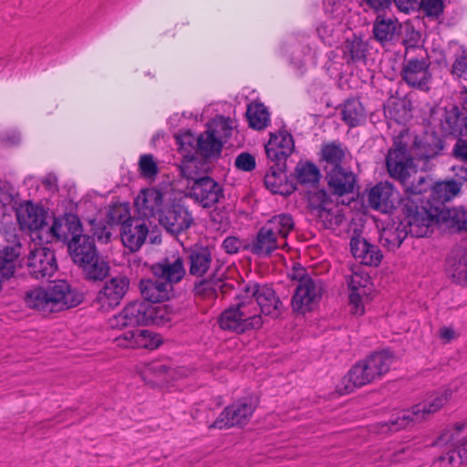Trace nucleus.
<instances>
[{
	"label": "nucleus",
	"mask_w": 467,
	"mask_h": 467,
	"mask_svg": "<svg viewBox=\"0 0 467 467\" xmlns=\"http://www.w3.org/2000/svg\"><path fill=\"white\" fill-rule=\"evenodd\" d=\"M386 165L390 177L402 185L408 195L406 198L410 197L417 202L420 200L418 196L431 187V180L418 172L412 158L407 153V145L400 139H396L389 150Z\"/></svg>",
	"instance_id": "f257e3e1"
},
{
	"label": "nucleus",
	"mask_w": 467,
	"mask_h": 467,
	"mask_svg": "<svg viewBox=\"0 0 467 467\" xmlns=\"http://www.w3.org/2000/svg\"><path fill=\"white\" fill-rule=\"evenodd\" d=\"M82 299V295L64 280L55 281L47 287H35L25 295L26 306L45 315L77 306Z\"/></svg>",
	"instance_id": "f03ea898"
},
{
	"label": "nucleus",
	"mask_w": 467,
	"mask_h": 467,
	"mask_svg": "<svg viewBox=\"0 0 467 467\" xmlns=\"http://www.w3.org/2000/svg\"><path fill=\"white\" fill-rule=\"evenodd\" d=\"M67 248L73 262L83 269L88 279L102 280L108 275L109 265L99 256L92 237L78 233L68 240Z\"/></svg>",
	"instance_id": "7ed1b4c3"
},
{
	"label": "nucleus",
	"mask_w": 467,
	"mask_h": 467,
	"mask_svg": "<svg viewBox=\"0 0 467 467\" xmlns=\"http://www.w3.org/2000/svg\"><path fill=\"white\" fill-rule=\"evenodd\" d=\"M451 391L445 389L431 395L422 403L417 404L411 410H402L386 422L379 423L376 428L379 433H387L389 431H398L408 427L412 422H418L426 418V416L440 410L448 401Z\"/></svg>",
	"instance_id": "20e7f679"
},
{
	"label": "nucleus",
	"mask_w": 467,
	"mask_h": 467,
	"mask_svg": "<svg viewBox=\"0 0 467 467\" xmlns=\"http://www.w3.org/2000/svg\"><path fill=\"white\" fill-rule=\"evenodd\" d=\"M254 304L245 300L240 293L235 304L223 310L218 317L220 327L237 334L250 329H258L263 326V318Z\"/></svg>",
	"instance_id": "39448f33"
},
{
	"label": "nucleus",
	"mask_w": 467,
	"mask_h": 467,
	"mask_svg": "<svg viewBox=\"0 0 467 467\" xmlns=\"http://www.w3.org/2000/svg\"><path fill=\"white\" fill-rule=\"evenodd\" d=\"M163 318V309L145 300L129 303L109 319V327L116 329L157 324Z\"/></svg>",
	"instance_id": "423d86ee"
},
{
	"label": "nucleus",
	"mask_w": 467,
	"mask_h": 467,
	"mask_svg": "<svg viewBox=\"0 0 467 467\" xmlns=\"http://www.w3.org/2000/svg\"><path fill=\"white\" fill-rule=\"evenodd\" d=\"M289 276L292 280L297 281L291 300L293 310L302 314L312 310L324 291L321 280L311 277L301 265L294 266Z\"/></svg>",
	"instance_id": "0eeeda50"
},
{
	"label": "nucleus",
	"mask_w": 467,
	"mask_h": 467,
	"mask_svg": "<svg viewBox=\"0 0 467 467\" xmlns=\"http://www.w3.org/2000/svg\"><path fill=\"white\" fill-rule=\"evenodd\" d=\"M404 220L401 221L412 237H426L432 233L433 226L439 224L437 206L428 201L426 205H419L414 199L403 200Z\"/></svg>",
	"instance_id": "6e6552de"
},
{
	"label": "nucleus",
	"mask_w": 467,
	"mask_h": 467,
	"mask_svg": "<svg viewBox=\"0 0 467 467\" xmlns=\"http://www.w3.org/2000/svg\"><path fill=\"white\" fill-rule=\"evenodd\" d=\"M241 294L249 303L254 304L259 314L277 318L281 316L283 304L275 290L269 285L249 283L244 285Z\"/></svg>",
	"instance_id": "1a4fd4ad"
},
{
	"label": "nucleus",
	"mask_w": 467,
	"mask_h": 467,
	"mask_svg": "<svg viewBox=\"0 0 467 467\" xmlns=\"http://www.w3.org/2000/svg\"><path fill=\"white\" fill-rule=\"evenodd\" d=\"M255 408L256 402L252 399L237 400L227 406L210 428L223 429L244 426L250 420Z\"/></svg>",
	"instance_id": "9d476101"
},
{
	"label": "nucleus",
	"mask_w": 467,
	"mask_h": 467,
	"mask_svg": "<svg viewBox=\"0 0 467 467\" xmlns=\"http://www.w3.org/2000/svg\"><path fill=\"white\" fill-rule=\"evenodd\" d=\"M159 223L167 233L178 235L186 232L193 223V216L188 207L181 202H172L161 212Z\"/></svg>",
	"instance_id": "9b49d317"
},
{
	"label": "nucleus",
	"mask_w": 467,
	"mask_h": 467,
	"mask_svg": "<svg viewBox=\"0 0 467 467\" xmlns=\"http://www.w3.org/2000/svg\"><path fill=\"white\" fill-rule=\"evenodd\" d=\"M130 287V280L126 276L112 277L104 283L97 295L96 302L100 310L108 312L118 306Z\"/></svg>",
	"instance_id": "f8f14e48"
},
{
	"label": "nucleus",
	"mask_w": 467,
	"mask_h": 467,
	"mask_svg": "<svg viewBox=\"0 0 467 467\" xmlns=\"http://www.w3.org/2000/svg\"><path fill=\"white\" fill-rule=\"evenodd\" d=\"M26 265L29 275L38 280L50 278L57 269L54 251L42 246L31 250Z\"/></svg>",
	"instance_id": "ddd939ff"
},
{
	"label": "nucleus",
	"mask_w": 467,
	"mask_h": 467,
	"mask_svg": "<svg viewBox=\"0 0 467 467\" xmlns=\"http://www.w3.org/2000/svg\"><path fill=\"white\" fill-rule=\"evenodd\" d=\"M190 197L202 208H211L223 197V189L213 178L202 176L191 185Z\"/></svg>",
	"instance_id": "4468645a"
},
{
	"label": "nucleus",
	"mask_w": 467,
	"mask_h": 467,
	"mask_svg": "<svg viewBox=\"0 0 467 467\" xmlns=\"http://www.w3.org/2000/svg\"><path fill=\"white\" fill-rule=\"evenodd\" d=\"M17 222L22 230L32 232L36 237L46 229L47 211L42 206L26 202L19 205L16 210Z\"/></svg>",
	"instance_id": "2eb2a0df"
},
{
	"label": "nucleus",
	"mask_w": 467,
	"mask_h": 467,
	"mask_svg": "<svg viewBox=\"0 0 467 467\" xmlns=\"http://www.w3.org/2000/svg\"><path fill=\"white\" fill-rule=\"evenodd\" d=\"M82 231L81 224L78 217L67 216L65 220L55 218L51 226L47 223L46 229L38 239L41 243H52L54 241H67L69 236H73Z\"/></svg>",
	"instance_id": "dca6fc26"
},
{
	"label": "nucleus",
	"mask_w": 467,
	"mask_h": 467,
	"mask_svg": "<svg viewBox=\"0 0 467 467\" xmlns=\"http://www.w3.org/2000/svg\"><path fill=\"white\" fill-rule=\"evenodd\" d=\"M148 234L149 225L142 218L130 217L121 224L120 238L122 244L131 252H136L142 246Z\"/></svg>",
	"instance_id": "f3484780"
},
{
	"label": "nucleus",
	"mask_w": 467,
	"mask_h": 467,
	"mask_svg": "<svg viewBox=\"0 0 467 467\" xmlns=\"http://www.w3.org/2000/svg\"><path fill=\"white\" fill-rule=\"evenodd\" d=\"M139 218L145 221L160 213L163 208V193L156 188H148L140 191L134 202Z\"/></svg>",
	"instance_id": "a211bd4d"
},
{
	"label": "nucleus",
	"mask_w": 467,
	"mask_h": 467,
	"mask_svg": "<svg viewBox=\"0 0 467 467\" xmlns=\"http://www.w3.org/2000/svg\"><path fill=\"white\" fill-rule=\"evenodd\" d=\"M122 348L155 349L161 343L160 336L147 329L130 330L115 338Z\"/></svg>",
	"instance_id": "6ab92c4d"
},
{
	"label": "nucleus",
	"mask_w": 467,
	"mask_h": 467,
	"mask_svg": "<svg viewBox=\"0 0 467 467\" xmlns=\"http://www.w3.org/2000/svg\"><path fill=\"white\" fill-rule=\"evenodd\" d=\"M429 62L425 58H411L406 60L402 67V78L411 87L424 89L431 78Z\"/></svg>",
	"instance_id": "aec40b11"
},
{
	"label": "nucleus",
	"mask_w": 467,
	"mask_h": 467,
	"mask_svg": "<svg viewBox=\"0 0 467 467\" xmlns=\"http://www.w3.org/2000/svg\"><path fill=\"white\" fill-rule=\"evenodd\" d=\"M265 154L269 160L276 163L285 161L295 149L293 137L287 131L271 133L270 140L265 145Z\"/></svg>",
	"instance_id": "412c9836"
},
{
	"label": "nucleus",
	"mask_w": 467,
	"mask_h": 467,
	"mask_svg": "<svg viewBox=\"0 0 467 467\" xmlns=\"http://www.w3.org/2000/svg\"><path fill=\"white\" fill-rule=\"evenodd\" d=\"M140 289L145 301L151 304L170 299L173 292V286L170 282H165L157 275L152 278L141 280Z\"/></svg>",
	"instance_id": "4be33fe9"
},
{
	"label": "nucleus",
	"mask_w": 467,
	"mask_h": 467,
	"mask_svg": "<svg viewBox=\"0 0 467 467\" xmlns=\"http://www.w3.org/2000/svg\"><path fill=\"white\" fill-rule=\"evenodd\" d=\"M350 289L349 306L353 315L361 316L365 312L362 298L367 295V286L370 284V278L363 272H355L348 279Z\"/></svg>",
	"instance_id": "5701e85b"
},
{
	"label": "nucleus",
	"mask_w": 467,
	"mask_h": 467,
	"mask_svg": "<svg viewBox=\"0 0 467 467\" xmlns=\"http://www.w3.org/2000/svg\"><path fill=\"white\" fill-rule=\"evenodd\" d=\"M327 180L330 191L338 196L350 193L356 184L355 174L343 167H326Z\"/></svg>",
	"instance_id": "b1692460"
},
{
	"label": "nucleus",
	"mask_w": 467,
	"mask_h": 467,
	"mask_svg": "<svg viewBox=\"0 0 467 467\" xmlns=\"http://www.w3.org/2000/svg\"><path fill=\"white\" fill-rule=\"evenodd\" d=\"M368 370L363 360L357 362L343 377L340 385L337 386L339 394L350 393L358 388L375 381Z\"/></svg>",
	"instance_id": "393cba45"
},
{
	"label": "nucleus",
	"mask_w": 467,
	"mask_h": 467,
	"mask_svg": "<svg viewBox=\"0 0 467 467\" xmlns=\"http://www.w3.org/2000/svg\"><path fill=\"white\" fill-rule=\"evenodd\" d=\"M443 149L442 140L434 133H426L421 138H416L410 152L412 160H429L437 156Z\"/></svg>",
	"instance_id": "a878e982"
},
{
	"label": "nucleus",
	"mask_w": 467,
	"mask_h": 467,
	"mask_svg": "<svg viewBox=\"0 0 467 467\" xmlns=\"http://www.w3.org/2000/svg\"><path fill=\"white\" fill-rule=\"evenodd\" d=\"M153 273L173 286V284L180 282L185 275L183 259L178 254L164 258L153 266Z\"/></svg>",
	"instance_id": "bb28decb"
},
{
	"label": "nucleus",
	"mask_w": 467,
	"mask_h": 467,
	"mask_svg": "<svg viewBox=\"0 0 467 467\" xmlns=\"http://www.w3.org/2000/svg\"><path fill=\"white\" fill-rule=\"evenodd\" d=\"M280 240L273 232L263 225L257 232L255 238L247 245V249L259 257L269 256L274 251L284 248Z\"/></svg>",
	"instance_id": "cd10ccee"
},
{
	"label": "nucleus",
	"mask_w": 467,
	"mask_h": 467,
	"mask_svg": "<svg viewBox=\"0 0 467 467\" xmlns=\"http://www.w3.org/2000/svg\"><path fill=\"white\" fill-rule=\"evenodd\" d=\"M441 129L446 135H463L467 132V116L456 106L444 109L441 115Z\"/></svg>",
	"instance_id": "c85d7f7f"
},
{
	"label": "nucleus",
	"mask_w": 467,
	"mask_h": 467,
	"mask_svg": "<svg viewBox=\"0 0 467 467\" xmlns=\"http://www.w3.org/2000/svg\"><path fill=\"white\" fill-rule=\"evenodd\" d=\"M22 253V245L19 239L14 235L12 240L0 249V273L7 279L13 275L19 256Z\"/></svg>",
	"instance_id": "c756f323"
},
{
	"label": "nucleus",
	"mask_w": 467,
	"mask_h": 467,
	"mask_svg": "<svg viewBox=\"0 0 467 467\" xmlns=\"http://www.w3.org/2000/svg\"><path fill=\"white\" fill-rule=\"evenodd\" d=\"M446 273L455 284L467 285V250H456L450 254Z\"/></svg>",
	"instance_id": "7c9ffc66"
},
{
	"label": "nucleus",
	"mask_w": 467,
	"mask_h": 467,
	"mask_svg": "<svg viewBox=\"0 0 467 467\" xmlns=\"http://www.w3.org/2000/svg\"><path fill=\"white\" fill-rule=\"evenodd\" d=\"M401 25L394 17L379 15L373 24V35L381 45L393 41L400 33Z\"/></svg>",
	"instance_id": "2f4dec72"
},
{
	"label": "nucleus",
	"mask_w": 467,
	"mask_h": 467,
	"mask_svg": "<svg viewBox=\"0 0 467 467\" xmlns=\"http://www.w3.org/2000/svg\"><path fill=\"white\" fill-rule=\"evenodd\" d=\"M439 213V225L451 231H467V210L463 208L446 209L437 206Z\"/></svg>",
	"instance_id": "473e14b6"
},
{
	"label": "nucleus",
	"mask_w": 467,
	"mask_h": 467,
	"mask_svg": "<svg viewBox=\"0 0 467 467\" xmlns=\"http://www.w3.org/2000/svg\"><path fill=\"white\" fill-rule=\"evenodd\" d=\"M188 263L190 275L196 277L203 276L213 264L210 249L204 246L192 248L188 253Z\"/></svg>",
	"instance_id": "72a5a7b5"
},
{
	"label": "nucleus",
	"mask_w": 467,
	"mask_h": 467,
	"mask_svg": "<svg viewBox=\"0 0 467 467\" xmlns=\"http://www.w3.org/2000/svg\"><path fill=\"white\" fill-rule=\"evenodd\" d=\"M393 187L389 182H379L376 184L368 192V203L374 210L381 213H389L393 207L391 200Z\"/></svg>",
	"instance_id": "f704fd0d"
},
{
	"label": "nucleus",
	"mask_w": 467,
	"mask_h": 467,
	"mask_svg": "<svg viewBox=\"0 0 467 467\" xmlns=\"http://www.w3.org/2000/svg\"><path fill=\"white\" fill-rule=\"evenodd\" d=\"M461 430L462 426L454 430H446L435 442L437 446H448L451 449L456 459H459V465L467 460V438L459 440Z\"/></svg>",
	"instance_id": "c9c22d12"
},
{
	"label": "nucleus",
	"mask_w": 467,
	"mask_h": 467,
	"mask_svg": "<svg viewBox=\"0 0 467 467\" xmlns=\"http://www.w3.org/2000/svg\"><path fill=\"white\" fill-rule=\"evenodd\" d=\"M431 202L435 204L432 206L445 207L444 203L451 201L461 192L462 183L454 180L438 182L431 185Z\"/></svg>",
	"instance_id": "e433bc0d"
},
{
	"label": "nucleus",
	"mask_w": 467,
	"mask_h": 467,
	"mask_svg": "<svg viewBox=\"0 0 467 467\" xmlns=\"http://www.w3.org/2000/svg\"><path fill=\"white\" fill-rule=\"evenodd\" d=\"M404 225V223L400 222L398 223H393L391 225L384 228L379 235V242L382 246L389 251L398 249L409 235L408 229Z\"/></svg>",
	"instance_id": "4c0bfd02"
},
{
	"label": "nucleus",
	"mask_w": 467,
	"mask_h": 467,
	"mask_svg": "<svg viewBox=\"0 0 467 467\" xmlns=\"http://www.w3.org/2000/svg\"><path fill=\"white\" fill-rule=\"evenodd\" d=\"M264 225L273 232L281 244L286 246V238L295 228V221L292 215L280 213L272 216Z\"/></svg>",
	"instance_id": "58836bf2"
},
{
	"label": "nucleus",
	"mask_w": 467,
	"mask_h": 467,
	"mask_svg": "<svg viewBox=\"0 0 467 467\" xmlns=\"http://www.w3.org/2000/svg\"><path fill=\"white\" fill-rule=\"evenodd\" d=\"M368 51V44L360 37L354 35L346 40L344 45V57L348 63L365 60Z\"/></svg>",
	"instance_id": "ea45409f"
},
{
	"label": "nucleus",
	"mask_w": 467,
	"mask_h": 467,
	"mask_svg": "<svg viewBox=\"0 0 467 467\" xmlns=\"http://www.w3.org/2000/svg\"><path fill=\"white\" fill-rule=\"evenodd\" d=\"M296 182L302 185L314 187L320 179V171L316 164L310 161H299L295 169Z\"/></svg>",
	"instance_id": "a19ab883"
},
{
	"label": "nucleus",
	"mask_w": 467,
	"mask_h": 467,
	"mask_svg": "<svg viewBox=\"0 0 467 467\" xmlns=\"http://www.w3.org/2000/svg\"><path fill=\"white\" fill-rule=\"evenodd\" d=\"M249 126L256 130L265 129L270 123V114L262 103H251L246 109Z\"/></svg>",
	"instance_id": "79ce46f5"
},
{
	"label": "nucleus",
	"mask_w": 467,
	"mask_h": 467,
	"mask_svg": "<svg viewBox=\"0 0 467 467\" xmlns=\"http://www.w3.org/2000/svg\"><path fill=\"white\" fill-rule=\"evenodd\" d=\"M226 284L221 277L215 275L209 279H202L195 284L194 292L203 297H217L218 293H224Z\"/></svg>",
	"instance_id": "37998d69"
},
{
	"label": "nucleus",
	"mask_w": 467,
	"mask_h": 467,
	"mask_svg": "<svg viewBox=\"0 0 467 467\" xmlns=\"http://www.w3.org/2000/svg\"><path fill=\"white\" fill-rule=\"evenodd\" d=\"M197 148L202 156L209 158L220 155L223 146L220 139H216L212 131L206 130L198 137Z\"/></svg>",
	"instance_id": "c03bdc74"
},
{
	"label": "nucleus",
	"mask_w": 467,
	"mask_h": 467,
	"mask_svg": "<svg viewBox=\"0 0 467 467\" xmlns=\"http://www.w3.org/2000/svg\"><path fill=\"white\" fill-rule=\"evenodd\" d=\"M342 119L350 127H356L361 123L365 117L362 104L358 99H348L343 106Z\"/></svg>",
	"instance_id": "a18cd8bd"
},
{
	"label": "nucleus",
	"mask_w": 467,
	"mask_h": 467,
	"mask_svg": "<svg viewBox=\"0 0 467 467\" xmlns=\"http://www.w3.org/2000/svg\"><path fill=\"white\" fill-rule=\"evenodd\" d=\"M285 176L281 171H270L265 176V187L275 194L288 195L291 186L285 182Z\"/></svg>",
	"instance_id": "49530a36"
},
{
	"label": "nucleus",
	"mask_w": 467,
	"mask_h": 467,
	"mask_svg": "<svg viewBox=\"0 0 467 467\" xmlns=\"http://www.w3.org/2000/svg\"><path fill=\"white\" fill-rule=\"evenodd\" d=\"M322 156L327 163L326 167H342V161L346 157V149H344L340 144L332 142L323 146Z\"/></svg>",
	"instance_id": "de8ad7c7"
},
{
	"label": "nucleus",
	"mask_w": 467,
	"mask_h": 467,
	"mask_svg": "<svg viewBox=\"0 0 467 467\" xmlns=\"http://www.w3.org/2000/svg\"><path fill=\"white\" fill-rule=\"evenodd\" d=\"M207 130L213 132V137L220 139L223 146L232 135L233 121L230 118L221 116L214 119L208 126Z\"/></svg>",
	"instance_id": "09e8293b"
},
{
	"label": "nucleus",
	"mask_w": 467,
	"mask_h": 467,
	"mask_svg": "<svg viewBox=\"0 0 467 467\" xmlns=\"http://www.w3.org/2000/svg\"><path fill=\"white\" fill-rule=\"evenodd\" d=\"M339 26L336 20L328 19L317 27V35L326 45L333 46L340 36Z\"/></svg>",
	"instance_id": "8fccbe9b"
},
{
	"label": "nucleus",
	"mask_w": 467,
	"mask_h": 467,
	"mask_svg": "<svg viewBox=\"0 0 467 467\" xmlns=\"http://www.w3.org/2000/svg\"><path fill=\"white\" fill-rule=\"evenodd\" d=\"M370 356L373 365L375 366L374 371L377 372L378 379H379L390 369L394 361V357L387 350L375 352Z\"/></svg>",
	"instance_id": "3c124183"
},
{
	"label": "nucleus",
	"mask_w": 467,
	"mask_h": 467,
	"mask_svg": "<svg viewBox=\"0 0 467 467\" xmlns=\"http://www.w3.org/2000/svg\"><path fill=\"white\" fill-rule=\"evenodd\" d=\"M199 165L200 161L192 155L190 156V154H185L184 160L180 166L182 176L192 181V183L196 180L201 179L202 176L200 174Z\"/></svg>",
	"instance_id": "603ef678"
},
{
	"label": "nucleus",
	"mask_w": 467,
	"mask_h": 467,
	"mask_svg": "<svg viewBox=\"0 0 467 467\" xmlns=\"http://www.w3.org/2000/svg\"><path fill=\"white\" fill-rule=\"evenodd\" d=\"M419 8L428 17H438L444 9L442 0H420Z\"/></svg>",
	"instance_id": "864d4df0"
},
{
	"label": "nucleus",
	"mask_w": 467,
	"mask_h": 467,
	"mask_svg": "<svg viewBox=\"0 0 467 467\" xmlns=\"http://www.w3.org/2000/svg\"><path fill=\"white\" fill-rule=\"evenodd\" d=\"M139 167L143 177L152 178L158 173L157 163L151 154L141 155L139 161Z\"/></svg>",
	"instance_id": "5fc2aeb1"
},
{
	"label": "nucleus",
	"mask_w": 467,
	"mask_h": 467,
	"mask_svg": "<svg viewBox=\"0 0 467 467\" xmlns=\"http://www.w3.org/2000/svg\"><path fill=\"white\" fill-rule=\"evenodd\" d=\"M325 12L331 16L332 20L341 24L345 15V7L338 0H324Z\"/></svg>",
	"instance_id": "6e6d98bb"
},
{
	"label": "nucleus",
	"mask_w": 467,
	"mask_h": 467,
	"mask_svg": "<svg viewBox=\"0 0 467 467\" xmlns=\"http://www.w3.org/2000/svg\"><path fill=\"white\" fill-rule=\"evenodd\" d=\"M385 115L394 119L397 122H400L406 114L404 101L394 100L389 101L384 108Z\"/></svg>",
	"instance_id": "4d7b16f0"
},
{
	"label": "nucleus",
	"mask_w": 467,
	"mask_h": 467,
	"mask_svg": "<svg viewBox=\"0 0 467 467\" xmlns=\"http://www.w3.org/2000/svg\"><path fill=\"white\" fill-rule=\"evenodd\" d=\"M349 244L353 256L362 264L363 255H366L368 249H369V243L364 238L354 236L351 238Z\"/></svg>",
	"instance_id": "13d9d810"
},
{
	"label": "nucleus",
	"mask_w": 467,
	"mask_h": 467,
	"mask_svg": "<svg viewBox=\"0 0 467 467\" xmlns=\"http://www.w3.org/2000/svg\"><path fill=\"white\" fill-rule=\"evenodd\" d=\"M447 452L436 458L430 467H457L459 459H456L454 452L448 446H445Z\"/></svg>",
	"instance_id": "bf43d9fd"
},
{
	"label": "nucleus",
	"mask_w": 467,
	"mask_h": 467,
	"mask_svg": "<svg viewBox=\"0 0 467 467\" xmlns=\"http://www.w3.org/2000/svg\"><path fill=\"white\" fill-rule=\"evenodd\" d=\"M171 372V368L167 365L161 362H152L147 365L145 368L143 374L145 376L153 375L157 378H161L165 375H168Z\"/></svg>",
	"instance_id": "052dcab7"
},
{
	"label": "nucleus",
	"mask_w": 467,
	"mask_h": 467,
	"mask_svg": "<svg viewBox=\"0 0 467 467\" xmlns=\"http://www.w3.org/2000/svg\"><path fill=\"white\" fill-rule=\"evenodd\" d=\"M318 217L327 228H334L339 225L343 218L341 214H333L327 209L319 210Z\"/></svg>",
	"instance_id": "680f3d73"
},
{
	"label": "nucleus",
	"mask_w": 467,
	"mask_h": 467,
	"mask_svg": "<svg viewBox=\"0 0 467 467\" xmlns=\"http://www.w3.org/2000/svg\"><path fill=\"white\" fill-rule=\"evenodd\" d=\"M235 166L239 170L251 171L255 168V159L250 153L243 152L235 159Z\"/></svg>",
	"instance_id": "e2e57ef3"
},
{
	"label": "nucleus",
	"mask_w": 467,
	"mask_h": 467,
	"mask_svg": "<svg viewBox=\"0 0 467 467\" xmlns=\"http://www.w3.org/2000/svg\"><path fill=\"white\" fill-rule=\"evenodd\" d=\"M382 259L381 251L376 245L369 244L366 255H363L362 264L366 265H378Z\"/></svg>",
	"instance_id": "0e129e2a"
},
{
	"label": "nucleus",
	"mask_w": 467,
	"mask_h": 467,
	"mask_svg": "<svg viewBox=\"0 0 467 467\" xmlns=\"http://www.w3.org/2000/svg\"><path fill=\"white\" fill-rule=\"evenodd\" d=\"M453 154L456 159L462 161L465 165H467V140L459 139L453 147ZM462 179L467 181V167L465 171V175L462 176Z\"/></svg>",
	"instance_id": "69168bd1"
},
{
	"label": "nucleus",
	"mask_w": 467,
	"mask_h": 467,
	"mask_svg": "<svg viewBox=\"0 0 467 467\" xmlns=\"http://www.w3.org/2000/svg\"><path fill=\"white\" fill-rule=\"evenodd\" d=\"M452 74L467 79V55L458 57L452 65Z\"/></svg>",
	"instance_id": "338daca9"
},
{
	"label": "nucleus",
	"mask_w": 467,
	"mask_h": 467,
	"mask_svg": "<svg viewBox=\"0 0 467 467\" xmlns=\"http://www.w3.org/2000/svg\"><path fill=\"white\" fill-rule=\"evenodd\" d=\"M177 142L180 145L181 150L187 151V154L192 152V150L194 149L193 143L195 142V138L190 132H185L182 135L176 137Z\"/></svg>",
	"instance_id": "774afa93"
}]
</instances>
